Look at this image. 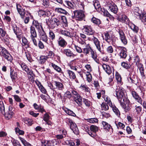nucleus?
<instances>
[{
    "instance_id": "nucleus-20",
    "label": "nucleus",
    "mask_w": 146,
    "mask_h": 146,
    "mask_svg": "<svg viewBox=\"0 0 146 146\" xmlns=\"http://www.w3.org/2000/svg\"><path fill=\"white\" fill-rule=\"evenodd\" d=\"M102 66L103 69L108 74H110L111 73V68L109 65L103 64Z\"/></svg>"
},
{
    "instance_id": "nucleus-2",
    "label": "nucleus",
    "mask_w": 146,
    "mask_h": 146,
    "mask_svg": "<svg viewBox=\"0 0 146 146\" xmlns=\"http://www.w3.org/2000/svg\"><path fill=\"white\" fill-rule=\"evenodd\" d=\"M0 55L3 56L5 59L9 61H11L13 58L10 54L4 48L0 47Z\"/></svg>"
},
{
    "instance_id": "nucleus-52",
    "label": "nucleus",
    "mask_w": 146,
    "mask_h": 146,
    "mask_svg": "<svg viewBox=\"0 0 146 146\" xmlns=\"http://www.w3.org/2000/svg\"><path fill=\"white\" fill-rule=\"evenodd\" d=\"M72 95L70 92L68 91H67L64 94V97L68 98L70 99L72 97Z\"/></svg>"
},
{
    "instance_id": "nucleus-7",
    "label": "nucleus",
    "mask_w": 146,
    "mask_h": 146,
    "mask_svg": "<svg viewBox=\"0 0 146 146\" xmlns=\"http://www.w3.org/2000/svg\"><path fill=\"white\" fill-rule=\"evenodd\" d=\"M107 7L110 11L114 13H116L118 11L117 5L112 1L110 0L107 3Z\"/></svg>"
},
{
    "instance_id": "nucleus-9",
    "label": "nucleus",
    "mask_w": 146,
    "mask_h": 146,
    "mask_svg": "<svg viewBox=\"0 0 146 146\" xmlns=\"http://www.w3.org/2000/svg\"><path fill=\"white\" fill-rule=\"evenodd\" d=\"M84 33L88 35H93L94 33V31L90 26L85 25L83 29Z\"/></svg>"
},
{
    "instance_id": "nucleus-16",
    "label": "nucleus",
    "mask_w": 146,
    "mask_h": 146,
    "mask_svg": "<svg viewBox=\"0 0 146 146\" xmlns=\"http://www.w3.org/2000/svg\"><path fill=\"white\" fill-rule=\"evenodd\" d=\"M58 42L59 46L63 48L66 47L67 44L66 41L61 36L59 38Z\"/></svg>"
},
{
    "instance_id": "nucleus-59",
    "label": "nucleus",
    "mask_w": 146,
    "mask_h": 146,
    "mask_svg": "<svg viewBox=\"0 0 146 146\" xmlns=\"http://www.w3.org/2000/svg\"><path fill=\"white\" fill-rule=\"evenodd\" d=\"M102 10L103 11H102L100 13H102V12L104 16L109 17L110 15V14L107 10H105L104 9H102Z\"/></svg>"
},
{
    "instance_id": "nucleus-58",
    "label": "nucleus",
    "mask_w": 146,
    "mask_h": 146,
    "mask_svg": "<svg viewBox=\"0 0 146 146\" xmlns=\"http://www.w3.org/2000/svg\"><path fill=\"white\" fill-rule=\"evenodd\" d=\"M83 103L86 106L88 107L90 106L91 103L90 101L85 99H83Z\"/></svg>"
},
{
    "instance_id": "nucleus-29",
    "label": "nucleus",
    "mask_w": 146,
    "mask_h": 146,
    "mask_svg": "<svg viewBox=\"0 0 146 146\" xmlns=\"http://www.w3.org/2000/svg\"><path fill=\"white\" fill-rule=\"evenodd\" d=\"M30 33L31 37H37V34L35 27H34L31 26L30 27Z\"/></svg>"
},
{
    "instance_id": "nucleus-31",
    "label": "nucleus",
    "mask_w": 146,
    "mask_h": 146,
    "mask_svg": "<svg viewBox=\"0 0 146 146\" xmlns=\"http://www.w3.org/2000/svg\"><path fill=\"white\" fill-rule=\"evenodd\" d=\"M91 54L92 58L98 63H99V60L97 58V55L96 53L92 50L91 52Z\"/></svg>"
},
{
    "instance_id": "nucleus-21",
    "label": "nucleus",
    "mask_w": 146,
    "mask_h": 146,
    "mask_svg": "<svg viewBox=\"0 0 146 146\" xmlns=\"http://www.w3.org/2000/svg\"><path fill=\"white\" fill-rule=\"evenodd\" d=\"M74 101L77 104L78 106H81L82 104V98L80 95L74 98Z\"/></svg>"
},
{
    "instance_id": "nucleus-60",
    "label": "nucleus",
    "mask_w": 146,
    "mask_h": 146,
    "mask_svg": "<svg viewBox=\"0 0 146 146\" xmlns=\"http://www.w3.org/2000/svg\"><path fill=\"white\" fill-rule=\"evenodd\" d=\"M26 56L27 60L30 62H32L33 61L32 58L31 57V55L29 53H27L26 54Z\"/></svg>"
},
{
    "instance_id": "nucleus-64",
    "label": "nucleus",
    "mask_w": 146,
    "mask_h": 146,
    "mask_svg": "<svg viewBox=\"0 0 146 146\" xmlns=\"http://www.w3.org/2000/svg\"><path fill=\"white\" fill-rule=\"evenodd\" d=\"M107 51L109 53H111L113 52V49L112 47L110 46L108 47L107 48Z\"/></svg>"
},
{
    "instance_id": "nucleus-27",
    "label": "nucleus",
    "mask_w": 146,
    "mask_h": 146,
    "mask_svg": "<svg viewBox=\"0 0 146 146\" xmlns=\"http://www.w3.org/2000/svg\"><path fill=\"white\" fill-rule=\"evenodd\" d=\"M63 53L65 54L67 56L71 57L73 56L74 54L71 50L69 49H66L63 50Z\"/></svg>"
},
{
    "instance_id": "nucleus-50",
    "label": "nucleus",
    "mask_w": 146,
    "mask_h": 146,
    "mask_svg": "<svg viewBox=\"0 0 146 146\" xmlns=\"http://www.w3.org/2000/svg\"><path fill=\"white\" fill-rule=\"evenodd\" d=\"M121 65L123 67L126 69H128L130 67V65L125 62H122Z\"/></svg>"
},
{
    "instance_id": "nucleus-48",
    "label": "nucleus",
    "mask_w": 146,
    "mask_h": 146,
    "mask_svg": "<svg viewBox=\"0 0 146 146\" xmlns=\"http://www.w3.org/2000/svg\"><path fill=\"white\" fill-rule=\"evenodd\" d=\"M51 66L53 68L57 71L60 72L61 71V68L55 64L52 63Z\"/></svg>"
},
{
    "instance_id": "nucleus-62",
    "label": "nucleus",
    "mask_w": 146,
    "mask_h": 146,
    "mask_svg": "<svg viewBox=\"0 0 146 146\" xmlns=\"http://www.w3.org/2000/svg\"><path fill=\"white\" fill-rule=\"evenodd\" d=\"M39 89L41 91V92L43 93V94H46L47 93V91L46 90V89L44 88L42 85H41L39 87Z\"/></svg>"
},
{
    "instance_id": "nucleus-49",
    "label": "nucleus",
    "mask_w": 146,
    "mask_h": 146,
    "mask_svg": "<svg viewBox=\"0 0 146 146\" xmlns=\"http://www.w3.org/2000/svg\"><path fill=\"white\" fill-rule=\"evenodd\" d=\"M49 118V116L48 115L47 113H46L44 115L43 117V119L46 122V123L48 125H50V122H48V120Z\"/></svg>"
},
{
    "instance_id": "nucleus-44",
    "label": "nucleus",
    "mask_w": 146,
    "mask_h": 146,
    "mask_svg": "<svg viewBox=\"0 0 146 146\" xmlns=\"http://www.w3.org/2000/svg\"><path fill=\"white\" fill-rule=\"evenodd\" d=\"M19 139L21 141L22 143L25 146H28L31 145L29 143L27 142L23 138L21 137H19Z\"/></svg>"
},
{
    "instance_id": "nucleus-5",
    "label": "nucleus",
    "mask_w": 146,
    "mask_h": 146,
    "mask_svg": "<svg viewBox=\"0 0 146 146\" xmlns=\"http://www.w3.org/2000/svg\"><path fill=\"white\" fill-rule=\"evenodd\" d=\"M0 38L2 41L6 45L9 44V38L6 31L1 28H0Z\"/></svg>"
},
{
    "instance_id": "nucleus-61",
    "label": "nucleus",
    "mask_w": 146,
    "mask_h": 146,
    "mask_svg": "<svg viewBox=\"0 0 146 146\" xmlns=\"http://www.w3.org/2000/svg\"><path fill=\"white\" fill-rule=\"evenodd\" d=\"M49 37L51 38V40H53L55 39V35L52 31H50L49 32Z\"/></svg>"
},
{
    "instance_id": "nucleus-19",
    "label": "nucleus",
    "mask_w": 146,
    "mask_h": 146,
    "mask_svg": "<svg viewBox=\"0 0 146 146\" xmlns=\"http://www.w3.org/2000/svg\"><path fill=\"white\" fill-rule=\"evenodd\" d=\"M33 106L35 110H38V111L41 113L44 112H46L43 106L41 105L38 106L36 104L34 103L33 104Z\"/></svg>"
},
{
    "instance_id": "nucleus-63",
    "label": "nucleus",
    "mask_w": 146,
    "mask_h": 146,
    "mask_svg": "<svg viewBox=\"0 0 146 146\" xmlns=\"http://www.w3.org/2000/svg\"><path fill=\"white\" fill-rule=\"evenodd\" d=\"M71 92L72 94V95H73V97H74V98L78 96V95H80L79 94H78V93L75 90H72L71 91Z\"/></svg>"
},
{
    "instance_id": "nucleus-28",
    "label": "nucleus",
    "mask_w": 146,
    "mask_h": 146,
    "mask_svg": "<svg viewBox=\"0 0 146 146\" xmlns=\"http://www.w3.org/2000/svg\"><path fill=\"white\" fill-rule=\"evenodd\" d=\"M66 72L70 79H74L75 78L76 75L74 72L69 70H66Z\"/></svg>"
},
{
    "instance_id": "nucleus-1",
    "label": "nucleus",
    "mask_w": 146,
    "mask_h": 146,
    "mask_svg": "<svg viewBox=\"0 0 146 146\" xmlns=\"http://www.w3.org/2000/svg\"><path fill=\"white\" fill-rule=\"evenodd\" d=\"M124 89L119 86L117 87L115 90L116 94L120 104L125 111H129L130 109L129 105L130 102L124 93Z\"/></svg>"
},
{
    "instance_id": "nucleus-14",
    "label": "nucleus",
    "mask_w": 146,
    "mask_h": 146,
    "mask_svg": "<svg viewBox=\"0 0 146 146\" xmlns=\"http://www.w3.org/2000/svg\"><path fill=\"white\" fill-rule=\"evenodd\" d=\"M119 33L120 36V39L121 42L124 45L127 44V42L126 37L124 35V33L122 30H119Z\"/></svg>"
},
{
    "instance_id": "nucleus-15",
    "label": "nucleus",
    "mask_w": 146,
    "mask_h": 146,
    "mask_svg": "<svg viewBox=\"0 0 146 146\" xmlns=\"http://www.w3.org/2000/svg\"><path fill=\"white\" fill-rule=\"evenodd\" d=\"M39 15L40 17L43 16L45 17V16L48 17L50 16L51 14L50 11L46 10L45 11H44L42 10H40L38 12Z\"/></svg>"
},
{
    "instance_id": "nucleus-32",
    "label": "nucleus",
    "mask_w": 146,
    "mask_h": 146,
    "mask_svg": "<svg viewBox=\"0 0 146 146\" xmlns=\"http://www.w3.org/2000/svg\"><path fill=\"white\" fill-rule=\"evenodd\" d=\"M93 50L90 46H87L83 49V52L86 54H89L90 52Z\"/></svg>"
},
{
    "instance_id": "nucleus-34",
    "label": "nucleus",
    "mask_w": 146,
    "mask_h": 146,
    "mask_svg": "<svg viewBox=\"0 0 146 146\" xmlns=\"http://www.w3.org/2000/svg\"><path fill=\"white\" fill-rule=\"evenodd\" d=\"M102 97L104 98L105 101L107 102L110 106H112V104L110 98L107 96L105 95H103Z\"/></svg>"
},
{
    "instance_id": "nucleus-53",
    "label": "nucleus",
    "mask_w": 146,
    "mask_h": 146,
    "mask_svg": "<svg viewBox=\"0 0 146 146\" xmlns=\"http://www.w3.org/2000/svg\"><path fill=\"white\" fill-rule=\"evenodd\" d=\"M101 107L104 110L106 111L109 109V106L106 103H102L101 104Z\"/></svg>"
},
{
    "instance_id": "nucleus-36",
    "label": "nucleus",
    "mask_w": 146,
    "mask_h": 146,
    "mask_svg": "<svg viewBox=\"0 0 146 146\" xmlns=\"http://www.w3.org/2000/svg\"><path fill=\"white\" fill-rule=\"evenodd\" d=\"M55 11L58 13H62L66 15L68 13L67 12L66 10L61 8H56L55 9Z\"/></svg>"
},
{
    "instance_id": "nucleus-46",
    "label": "nucleus",
    "mask_w": 146,
    "mask_h": 146,
    "mask_svg": "<svg viewBox=\"0 0 146 146\" xmlns=\"http://www.w3.org/2000/svg\"><path fill=\"white\" fill-rule=\"evenodd\" d=\"M87 121L91 123H97L98 121V120L96 118H91L88 119L87 120Z\"/></svg>"
},
{
    "instance_id": "nucleus-25",
    "label": "nucleus",
    "mask_w": 146,
    "mask_h": 146,
    "mask_svg": "<svg viewBox=\"0 0 146 146\" xmlns=\"http://www.w3.org/2000/svg\"><path fill=\"white\" fill-rule=\"evenodd\" d=\"M102 123L104 128L106 131H109L111 129H112L110 125L106 122L103 121Z\"/></svg>"
},
{
    "instance_id": "nucleus-42",
    "label": "nucleus",
    "mask_w": 146,
    "mask_h": 146,
    "mask_svg": "<svg viewBox=\"0 0 146 146\" xmlns=\"http://www.w3.org/2000/svg\"><path fill=\"white\" fill-rule=\"evenodd\" d=\"M104 35L105 40L108 42L109 43L111 39L110 35L108 33H105Z\"/></svg>"
},
{
    "instance_id": "nucleus-54",
    "label": "nucleus",
    "mask_w": 146,
    "mask_h": 146,
    "mask_svg": "<svg viewBox=\"0 0 146 146\" xmlns=\"http://www.w3.org/2000/svg\"><path fill=\"white\" fill-rule=\"evenodd\" d=\"M86 74L88 81L89 82H90L91 81L92 79V76L91 75L89 72H87Z\"/></svg>"
},
{
    "instance_id": "nucleus-41",
    "label": "nucleus",
    "mask_w": 146,
    "mask_h": 146,
    "mask_svg": "<svg viewBox=\"0 0 146 146\" xmlns=\"http://www.w3.org/2000/svg\"><path fill=\"white\" fill-rule=\"evenodd\" d=\"M52 23L54 25V26L56 25L58 26L60 24V22L59 20L56 18H53L52 19Z\"/></svg>"
},
{
    "instance_id": "nucleus-56",
    "label": "nucleus",
    "mask_w": 146,
    "mask_h": 146,
    "mask_svg": "<svg viewBox=\"0 0 146 146\" xmlns=\"http://www.w3.org/2000/svg\"><path fill=\"white\" fill-rule=\"evenodd\" d=\"M15 132L17 133H18L19 135H23L24 133V132L23 131L20 130L18 128H16L15 129Z\"/></svg>"
},
{
    "instance_id": "nucleus-55",
    "label": "nucleus",
    "mask_w": 146,
    "mask_h": 146,
    "mask_svg": "<svg viewBox=\"0 0 146 146\" xmlns=\"http://www.w3.org/2000/svg\"><path fill=\"white\" fill-rule=\"evenodd\" d=\"M139 70V71L141 75V76L142 78L143 79H145L146 78V77L144 73V68Z\"/></svg>"
},
{
    "instance_id": "nucleus-43",
    "label": "nucleus",
    "mask_w": 146,
    "mask_h": 146,
    "mask_svg": "<svg viewBox=\"0 0 146 146\" xmlns=\"http://www.w3.org/2000/svg\"><path fill=\"white\" fill-rule=\"evenodd\" d=\"M66 113L69 115H71L73 116H76L75 113L73 112L71 110L68 109H66L65 110Z\"/></svg>"
},
{
    "instance_id": "nucleus-33",
    "label": "nucleus",
    "mask_w": 146,
    "mask_h": 146,
    "mask_svg": "<svg viewBox=\"0 0 146 146\" xmlns=\"http://www.w3.org/2000/svg\"><path fill=\"white\" fill-rule=\"evenodd\" d=\"M48 58V57L47 56H41L40 57V59L38 61L41 64H43Z\"/></svg>"
},
{
    "instance_id": "nucleus-4",
    "label": "nucleus",
    "mask_w": 146,
    "mask_h": 146,
    "mask_svg": "<svg viewBox=\"0 0 146 146\" xmlns=\"http://www.w3.org/2000/svg\"><path fill=\"white\" fill-rule=\"evenodd\" d=\"M134 13L136 16H137L141 20V21L144 24L146 25V13H142L138 8H136Z\"/></svg>"
},
{
    "instance_id": "nucleus-11",
    "label": "nucleus",
    "mask_w": 146,
    "mask_h": 146,
    "mask_svg": "<svg viewBox=\"0 0 146 146\" xmlns=\"http://www.w3.org/2000/svg\"><path fill=\"white\" fill-rule=\"evenodd\" d=\"M69 122L70 123L71 129L75 134L76 135L78 134L79 133V131L76 124L71 120H69Z\"/></svg>"
},
{
    "instance_id": "nucleus-35",
    "label": "nucleus",
    "mask_w": 146,
    "mask_h": 146,
    "mask_svg": "<svg viewBox=\"0 0 146 146\" xmlns=\"http://www.w3.org/2000/svg\"><path fill=\"white\" fill-rule=\"evenodd\" d=\"M52 141H46L43 140L41 141L42 146H51V143Z\"/></svg>"
},
{
    "instance_id": "nucleus-18",
    "label": "nucleus",
    "mask_w": 146,
    "mask_h": 146,
    "mask_svg": "<svg viewBox=\"0 0 146 146\" xmlns=\"http://www.w3.org/2000/svg\"><path fill=\"white\" fill-rule=\"evenodd\" d=\"M93 5L95 9L98 12L100 13L102 11V9L101 8L99 1L98 0H94L93 1Z\"/></svg>"
},
{
    "instance_id": "nucleus-8",
    "label": "nucleus",
    "mask_w": 146,
    "mask_h": 146,
    "mask_svg": "<svg viewBox=\"0 0 146 146\" xmlns=\"http://www.w3.org/2000/svg\"><path fill=\"white\" fill-rule=\"evenodd\" d=\"M117 49L118 50L120 57L125 59L127 56L126 49L123 47L118 46L117 47Z\"/></svg>"
},
{
    "instance_id": "nucleus-13",
    "label": "nucleus",
    "mask_w": 146,
    "mask_h": 146,
    "mask_svg": "<svg viewBox=\"0 0 146 146\" xmlns=\"http://www.w3.org/2000/svg\"><path fill=\"white\" fill-rule=\"evenodd\" d=\"M32 26L35 27L36 29L38 30V33L41 31L42 29H43L41 24L39 23L36 21H33V26Z\"/></svg>"
},
{
    "instance_id": "nucleus-17",
    "label": "nucleus",
    "mask_w": 146,
    "mask_h": 146,
    "mask_svg": "<svg viewBox=\"0 0 146 146\" xmlns=\"http://www.w3.org/2000/svg\"><path fill=\"white\" fill-rule=\"evenodd\" d=\"M17 11L21 15V17L22 18H23L25 14V9H23L20 5L18 4L17 5Z\"/></svg>"
},
{
    "instance_id": "nucleus-51",
    "label": "nucleus",
    "mask_w": 146,
    "mask_h": 146,
    "mask_svg": "<svg viewBox=\"0 0 146 146\" xmlns=\"http://www.w3.org/2000/svg\"><path fill=\"white\" fill-rule=\"evenodd\" d=\"M130 28L135 32L136 33L137 32L139 29L137 26L133 24L131 26Z\"/></svg>"
},
{
    "instance_id": "nucleus-30",
    "label": "nucleus",
    "mask_w": 146,
    "mask_h": 146,
    "mask_svg": "<svg viewBox=\"0 0 146 146\" xmlns=\"http://www.w3.org/2000/svg\"><path fill=\"white\" fill-rule=\"evenodd\" d=\"M112 109L113 112L115 113V114L118 116L119 117L120 115V112L118 110V108H117L116 106L113 105H112L111 106H110Z\"/></svg>"
},
{
    "instance_id": "nucleus-6",
    "label": "nucleus",
    "mask_w": 146,
    "mask_h": 146,
    "mask_svg": "<svg viewBox=\"0 0 146 146\" xmlns=\"http://www.w3.org/2000/svg\"><path fill=\"white\" fill-rule=\"evenodd\" d=\"M73 17L78 21H82L85 17L84 13L82 10H75L73 11Z\"/></svg>"
},
{
    "instance_id": "nucleus-39",
    "label": "nucleus",
    "mask_w": 146,
    "mask_h": 146,
    "mask_svg": "<svg viewBox=\"0 0 146 146\" xmlns=\"http://www.w3.org/2000/svg\"><path fill=\"white\" fill-rule=\"evenodd\" d=\"M41 3L44 7L45 8H47L49 6V0H41Z\"/></svg>"
},
{
    "instance_id": "nucleus-40",
    "label": "nucleus",
    "mask_w": 146,
    "mask_h": 146,
    "mask_svg": "<svg viewBox=\"0 0 146 146\" xmlns=\"http://www.w3.org/2000/svg\"><path fill=\"white\" fill-rule=\"evenodd\" d=\"M13 31L16 35H18L19 33V29L18 28L17 26L15 25H13L12 27Z\"/></svg>"
},
{
    "instance_id": "nucleus-45",
    "label": "nucleus",
    "mask_w": 146,
    "mask_h": 146,
    "mask_svg": "<svg viewBox=\"0 0 146 146\" xmlns=\"http://www.w3.org/2000/svg\"><path fill=\"white\" fill-rule=\"evenodd\" d=\"M99 129L98 127L94 125H92L90 127L91 131L95 133H96L98 131Z\"/></svg>"
},
{
    "instance_id": "nucleus-38",
    "label": "nucleus",
    "mask_w": 146,
    "mask_h": 146,
    "mask_svg": "<svg viewBox=\"0 0 146 146\" xmlns=\"http://www.w3.org/2000/svg\"><path fill=\"white\" fill-rule=\"evenodd\" d=\"M92 22L97 25H99L101 23L100 20L95 17H93L91 20Z\"/></svg>"
},
{
    "instance_id": "nucleus-57",
    "label": "nucleus",
    "mask_w": 146,
    "mask_h": 146,
    "mask_svg": "<svg viewBox=\"0 0 146 146\" xmlns=\"http://www.w3.org/2000/svg\"><path fill=\"white\" fill-rule=\"evenodd\" d=\"M134 62L135 63V65L140 63V60L138 56H136L133 57Z\"/></svg>"
},
{
    "instance_id": "nucleus-37",
    "label": "nucleus",
    "mask_w": 146,
    "mask_h": 146,
    "mask_svg": "<svg viewBox=\"0 0 146 146\" xmlns=\"http://www.w3.org/2000/svg\"><path fill=\"white\" fill-rule=\"evenodd\" d=\"M33 120L28 118H25L24 119V122L29 125H31L33 124Z\"/></svg>"
},
{
    "instance_id": "nucleus-12",
    "label": "nucleus",
    "mask_w": 146,
    "mask_h": 146,
    "mask_svg": "<svg viewBox=\"0 0 146 146\" xmlns=\"http://www.w3.org/2000/svg\"><path fill=\"white\" fill-rule=\"evenodd\" d=\"M38 33L40 39L46 43H48V37L44 29H42L41 31L39 32Z\"/></svg>"
},
{
    "instance_id": "nucleus-10",
    "label": "nucleus",
    "mask_w": 146,
    "mask_h": 146,
    "mask_svg": "<svg viewBox=\"0 0 146 146\" xmlns=\"http://www.w3.org/2000/svg\"><path fill=\"white\" fill-rule=\"evenodd\" d=\"M92 40L94 42L98 50L101 53H103V51L101 48L100 45V42L98 39L94 36H93L92 38Z\"/></svg>"
},
{
    "instance_id": "nucleus-26",
    "label": "nucleus",
    "mask_w": 146,
    "mask_h": 146,
    "mask_svg": "<svg viewBox=\"0 0 146 146\" xmlns=\"http://www.w3.org/2000/svg\"><path fill=\"white\" fill-rule=\"evenodd\" d=\"M54 83L57 88L58 90H62L64 89L63 84L59 82L55 81Z\"/></svg>"
},
{
    "instance_id": "nucleus-23",
    "label": "nucleus",
    "mask_w": 146,
    "mask_h": 146,
    "mask_svg": "<svg viewBox=\"0 0 146 146\" xmlns=\"http://www.w3.org/2000/svg\"><path fill=\"white\" fill-rule=\"evenodd\" d=\"M61 34L65 36L71 38L72 37L71 33H70L69 30L65 29L62 30L60 31Z\"/></svg>"
},
{
    "instance_id": "nucleus-24",
    "label": "nucleus",
    "mask_w": 146,
    "mask_h": 146,
    "mask_svg": "<svg viewBox=\"0 0 146 146\" xmlns=\"http://www.w3.org/2000/svg\"><path fill=\"white\" fill-rule=\"evenodd\" d=\"M10 76L12 81L14 82L17 78V74L16 72H14L13 70H11Z\"/></svg>"
},
{
    "instance_id": "nucleus-3",
    "label": "nucleus",
    "mask_w": 146,
    "mask_h": 146,
    "mask_svg": "<svg viewBox=\"0 0 146 146\" xmlns=\"http://www.w3.org/2000/svg\"><path fill=\"white\" fill-rule=\"evenodd\" d=\"M0 109L1 112L4 115L6 119H9L11 118L14 113L12 111H8L6 113L5 112V107L3 102H0Z\"/></svg>"
},
{
    "instance_id": "nucleus-47",
    "label": "nucleus",
    "mask_w": 146,
    "mask_h": 146,
    "mask_svg": "<svg viewBox=\"0 0 146 146\" xmlns=\"http://www.w3.org/2000/svg\"><path fill=\"white\" fill-rule=\"evenodd\" d=\"M129 82L131 84H136L137 83L136 79L134 78L129 77L128 78Z\"/></svg>"
},
{
    "instance_id": "nucleus-22",
    "label": "nucleus",
    "mask_w": 146,
    "mask_h": 146,
    "mask_svg": "<svg viewBox=\"0 0 146 146\" xmlns=\"http://www.w3.org/2000/svg\"><path fill=\"white\" fill-rule=\"evenodd\" d=\"M21 66L23 70H25L28 74H29L32 77H33L31 75V74H32V72L29 70V69L25 63L21 64Z\"/></svg>"
}]
</instances>
